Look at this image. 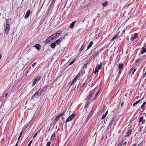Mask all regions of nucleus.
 Segmentation results:
<instances>
[{"label":"nucleus","mask_w":146,"mask_h":146,"mask_svg":"<svg viewBox=\"0 0 146 146\" xmlns=\"http://www.w3.org/2000/svg\"><path fill=\"white\" fill-rule=\"evenodd\" d=\"M89 63V61H88L87 62H86L83 66V67L84 68H87V65Z\"/></svg>","instance_id":"obj_36"},{"label":"nucleus","mask_w":146,"mask_h":146,"mask_svg":"<svg viewBox=\"0 0 146 146\" xmlns=\"http://www.w3.org/2000/svg\"><path fill=\"white\" fill-rule=\"evenodd\" d=\"M76 60V58H74V59L69 63V66L71 65L72 64H73Z\"/></svg>","instance_id":"obj_34"},{"label":"nucleus","mask_w":146,"mask_h":146,"mask_svg":"<svg viewBox=\"0 0 146 146\" xmlns=\"http://www.w3.org/2000/svg\"><path fill=\"white\" fill-rule=\"evenodd\" d=\"M108 111H106V113H105V115H106H106H107V114H108Z\"/></svg>","instance_id":"obj_61"},{"label":"nucleus","mask_w":146,"mask_h":146,"mask_svg":"<svg viewBox=\"0 0 146 146\" xmlns=\"http://www.w3.org/2000/svg\"><path fill=\"white\" fill-rule=\"evenodd\" d=\"M146 43H145L144 44V47H143L141 48V51L139 53V54H143L146 52Z\"/></svg>","instance_id":"obj_9"},{"label":"nucleus","mask_w":146,"mask_h":146,"mask_svg":"<svg viewBox=\"0 0 146 146\" xmlns=\"http://www.w3.org/2000/svg\"><path fill=\"white\" fill-rule=\"evenodd\" d=\"M121 74V73L119 74V72L118 73V74H117V76L116 77V79L115 80V82H116L117 81V80L118 79V78L119 77V76L120 74Z\"/></svg>","instance_id":"obj_37"},{"label":"nucleus","mask_w":146,"mask_h":146,"mask_svg":"<svg viewBox=\"0 0 146 146\" xmlns=\"http://www.w3.org/2000/svg\"><path fill=\"white\" fill-rule=\"evenodd\" d=\"M85 85V82L84 83L82 86L81 88H83Z\"/></svg>","instance_id":"obj_54"},{"label":"nucleus","mask_w":146,"mask_h":146,"mask_svg":"<svg viewBox=\"0 0 146 146\" xmlns=\"http://www.w3.org/2000/svg\"><path fill=\"white\" fill-rule=\"evenodd\" d=\"M146 76V71H145V73L143 75V77H145Z\"/></svg>","instance_id":"obj_56"},{"label":"nucleus","mask_w":146,"mask_h":146,"mask_svg":"<svg viewBox=\"0 0 146 146\" xmlns=\"http://www.w3.org/2000/svg\"><path fill=\"white\" fill-rule=\"evenodd\" d=\"M48 85H45L43 88H44V89H46L47 88H48Z\"/></svg>","instance_id":"obj_43"},{"label":"nucleus","mask_w":146,"mask_h":146,"mask_svg":"<svg viewBox=\"0 0 146 146\" xmlns=\"http://www.w3.org/2000/svg\"><path fill=\"white\" fill-rule=\"evenodd\" d=\"M106 116L105 114L103 115H102V119H104L105 118Z\"/></svg>","instance_id":"obj_44"},{"label":"nucleus","mask_w":146,"mask_h":146,"mask_svg":"<svg viewBox=\"0 0 146 146\" xmlns=\"http://www.w3.org/2000/svg\"><path fill=\"white\" fill-rule=\"evenodd\" d=\"M36 64V62H35V63H33L32 65V66L33 67H34L35 66Z\"/></svg>","instance_id":"obj_49"},{"label":"nucleus","mask_w":146,"mask_h":146,"mask_svg":"<svg viewBox=\"0 0 146 146\" xmlns=\"http://www.w3.org/2000/svg\"><path fill=\"white\" fill-rule=\"evenodd\" d=\"M29 124L30 123L29 122L27 123L23 127L22 130H25L29 126Z\"/></svg>","instance_id":"obj_23"},{"label":"nucleus","mask_w":146,"mask_h":146,"mask_svg":"<svg viewBox=\"0 0 146 146\" xmlns=\"http://www.w3.org/2000/svg\"><path fill=\"white\" fill-rule=\"evenodd\" d=\"M92 115V112L91 113H90V114L87 117L85 120L86 123H87L88 121L89 120L91 119Z\"/></svg>","instance_id":"obj_11"},{"label":"nucleus","mask_w":146,"mask_h":146,"mask_svg":"<svg viewBox=\"0 0 146 146\" xmlns=\"http://www.w3.org/2000/svg\"><path fill=\"white\" fill-rule=\"evenodd\" d=\"M132 133V130L130 129L128 130L125 136V137H127L130 135Z\"/></svg>","instance_id":"obj_13"},{"label":"nucleus","mask_w":146,"mask_h":146,"mask_svg":"<svg viewBox=\"0 0 146 146\" xmlns=\"http://www.w3.org/2000/svg\"><path fill=\"white\" fill-rule=\"evenodd\" d=\"M90 103L88 101L86 104L85 105V106L84 107V108H85L87 106L89 105V104Z\"/></svg>","instance_id":"obj_45"},{"label":"nucleus","mask_w":146,"mask_h":146,"mask_svg":"<svg viewBox=\"0 0 146 146\" xmlns=\"http://www.w3.org/2000/svg\"><path fill=\"white\" fill-rule=\"evenodd\" d=\"M85 46V44H84V42L83 44L82 45V46L81 47L80 49V51L78 53L79 55L80 54V53L82 51V50L84 48Z\"/></svg>","instance_id":"obj_20"},{"label":"nucleus","mask_w":146,"mask_h":146,"mask_svg":"<svg viewBox=\"0 0 146 146\" xmlns=\"http://www.w3.org/2000/svg\"><path fill=\"white\" fill-rule=\"evenodd\" d=\"M23 133V131H22L21 132V133H20V135H21Z\"/></svg>","instance_id":"obj_64"},{"label":"nucleus","mask_w":146,"mask_h":146,"mask_svg":"<svg viewBox=\"0 0 146 146\" xmlns=\"http://www.w3.org/2000/svg\"><path fill=\"white\" fill-rule=\"evenodd\" d=\"M99 92V91H98L95 95L94 97V98L92 99V100H94L98 95Z\"/></svg>","instance_id":"obj_35"},{"label":"nucleus","mask_w":146,"mask_h":146,"mask_svg":"<svg viewBox=\"0 0 146 146\" xmlns=\"http://www.w3.org/2000/svg\"><path fill=\"white\" fill-rule=\"evenodd\" d=\"M146 102H143V104L141 106V109H143V110L144 109V106L146 104Z\"/></svg>","instance_id":"obj_30"},{"label":"nucleus","mask_w":146,"mask_h":146,"mask_svg":"<svg viewBox=\"0 0 146 146\" xmlns=\"http://www.w3.org/2000/svg\"><path fill=\"white\" fill-rule=\"evenodd\" d=\"M124 64L123 63H120L118 64L117 71H119V74L121 73V70L123 69Z\"/></svg>","instance_id":"obj_4"},{"label":"nucleus","mask_w":146,"mask_h":146,"mask_svg":"<svg viewBox=\"0 0 146 146\" xmlns=\"http://www.w3.org/2000/svg\"><path fill=\"white\" fill-rule=\"evenodd\" d=\"M59 36V35L57 34V33H55L52 35L50 36L48 38L49 39H51V40L54 39L55 38H57Z\"/></svg>","instance_id":"obj_7"},{"label":"nucleus","mask_w":146,"mask_h":146,"mask_svg":"<svg viewBox=\"0 0 146 146\" xmlns=\"http://www.w3.org/2000/svg\"><path fill=\"white\" fill-rule=\"evenodd\" d=\"M43 76V74L41 72L38 74L37 76L33 79L32 83V86H34L37 82H38L42 78Z\"/></svg>","instance_id":"obj_1"},{"label":"nucleus","mask_w":146,"mask_h":146,"mask_svg":"<svg viewBox=\"0 0 146 146\" xmlns=\"http://www.w3.org/2000/svg\"><path fill=\"white\" fill-rule=\"evenodd\" d=\"M56 44L55 42H53L50 44V46L52 48H54L56 46Z\"/></svg>","instance_id":"obj_25"},{"label":"nucleus","mask_w":146,"mask_h":146,"mask_svg":"<svg viewBox=\"0 0 146 146\" xmlns=\"http://www.w3.org/2000/svg\"><path fill=\"white\" fill-rule=\"evenodd\" d=\"M78 78V75H77L74 78L72 82L71 83L70 85V88L71 87V86L77 80Z\"/></svg>","instance_id":"obj_14"},{"label":"nucleus","mask_w":146,"mask_h":146,"mask_svg":"<svg viewBox=\"0 0 146 146\" xmlns=\"http://www.w3.org/2000/svg\"><path fill=\"white\" fill-rule=\"evenodd\" d=\"M32 141L31 140L30 141V142H29V144H28V145L27 146H30L31 145V144L32 143Z\"/></svg>","instance_id":"obj_47"},{"label":"nucleus","mask_w":146,"mask_h":146,"mask_svg":"<svg viewBox=\"0 0 146 146\" xmlns=\"http://www.w3.org/2000/svg\"><path fill=\"white\" fill-rule=\"evenodd\" d=\"M116 117L117 116L115 115H114L112 116L109 124L107 127L108 129L110 127H111L113 123L115 120V119L116 118Z\"/></svg>","instance_id":"obj_2"},{"label":"nucleus","mask_w":146,"mask_h":146,"mask_svg":"<svg viewBox=\"0 0 146 146\" xmlns=\"http://www.w3.org/2000/svg\"><path fill=\"white\" fill-rule=\"evenodd\" d=\"M65 36H63L62 37V38H62V39H65Z\"/></svg>","instance_id":"obj_59"},{"label":"nucleus","mask_w":146,"mask_h":146,"mask_svg":"<svg viewBox=\"0 0 146 146\" xmlns=\"http://www.w3.org/2000/svg\"><path fill=\"white\" fill-rule=\"evenodd\" d=\"M118 35H117L115 36H114L113 38H112L110 40V41H112L113 40H114V39H115L117 36Z\"/></svg>","instance_id":"obj_39"},{"label":"nucleus","mask_w":146,"mask_h":146,"mask_svg":"<svg viewBox=\"0 0 146 146\" xmlns=\"http://www.w3.org/2000/svg\"><path fill=\"white\" fill-rule=\"evenodd\" d=\"M80 85V83H79L78 84V85L77 86V85H76V86L75 88H76V89L77 90H78Z\"/></svg>","instance_id":"obj_42"},{"label":"nucleus","mask_w":146,"mask_h":146,"mask_svg":"<svg viewBox=\"0 0 146 146\" xmlns=\"http://www.w3.org/2000/svg\"><path fill=\"white\" fill-rule=\"evenodd\" d=\"M124 104V103L123 102L121 103V107H122L123 106Z\"/></svg>","instance_id":"obj_50"},{"label":"nucleus","mask_w":146,"mask_h":146,"mask_svg":"<svg viewBox=\"0 0 146 146\" xmlns=\"http://www.w3.org/2000/svg\"><path fill=\"white\" fill-rule=\"evenodd\" d=\"M34 46L35 47L36 49L38 50H40L41 47V46L38 44H35Z\"/></svg>","instance_id":"obj_19"},{"label":"nucleus","mask_w":146,"mask_h":146,"mask_svg":"<svg viewBox=\"0 0 146 146\" xmlns=\"http://www.w3.org/2000/svg\"><path fill=\"white\" fill-rule=\"evenodd\" d=\"M60 117L58 116V115H57L55 117L54 119V122L53 123L54 125H56V123L59 120V119H60Z\"/></svg>","instance_id":"obj_18"},{"label":"nucleus","mask_w":146,"mask_h":146,"mask_svg":"<svg viewBox=\"0 0 146 146\" xmlns=\"http://www.w3.org/2000/svg\"><path fill=\"white\" fill-rule=\"evenodd\" d=\"M142 144L141 143H140L137 146H141Z\"/></svg>","instance_id":"obj_55"},{"label":"nucleus","mask_w":146,"mask_h":146,"mask_svg":"<svg viewBox=\"0 0 146 146\" xmlns=\"http://www.w3.org/2000/svg\"><path fill=\"white\" fill-rule=\"evenodd\" d=\"M44 89L43 87H42V88H40V89L38 90L39 92H40V94H42V93L43 92V90H44Z\"/></svg>","instance_id":"obj_29"},{"label":"nucleus","mask_w":146,"mask_h":146,"mask_svg":"<svg viewBox=\"0 0 146 146\" xmlns=\"http://www.w3.org/2000/svg\"><path fill=\"white\" fill-rule=\"evenodd\" d=\"M30 13V10H28L27 11L24 17L25 19H27L29 17Z\"/></svg>","instance_id":"obj_12"},{"label":"nucleus","mask_w":146,"mask_h":146,"mask_svg":"<svg viewBox=\"0 0 146 146\" xmlns=\"http://www.w3.org/2000/svg\"><path fill=\"white\" fill-rule=\"evenodd\" d=\"M10 29V25L8 24H6L5 25V26L4 30L6 33L8 34L9 31Z\"/></svg>","instance_id":"obj_5"},{"label":"nucleus","mask_w":146,"mask_h":146,"mask_svg":"<svg viewBox=\"0 0 146 146\" xmlns=\"http://www.w3.org/2000/svg\"><path fill=\"white\" fill-rule=\"evenodd\" d=\"M62 32V30H60L59 31H58L56 33H57V34L59 35L61 34Z\"/></svg>","instance_id":"obj_40"},{"label":"nucleus","mask_w":146,"mask_h":146,"mask_svg":"<svg viewBox=\"0 0 146 146\" xmlns=\"http://www.w3.org/2000/svg\"><path fill=\"white\" fill-rule=\"evenodd\" d=\"M94 94L95 92L94 91H91L88 95L87 96L86 100H88L89 99H90L91 97L94 95Z\"/></svg>","instance_id":"obj_8"},{"label":"nucleus","mask_w":146,"mask_h":146,"mask_svg":"<svg viewBox=\"0 0 146 146\" xmlns=\"http://www.w3.org/2000/svg\"><path fill=\"white\" fill-rule=\"evenodd\" d=\"M92 112V114H93V109H92L90 112V113H91Z\"/></svg>","instance_id":"obj_63"},{"label":"nucleus","mask_w":146,"mask_h":146,"mask_svg":"<svg viewBox=\"0 0 146 146\" xmlns=\"http://www.w3.org/2000/svg\"><path fill=\"white\" fill-rule=\"evenodd\" d=\"M50 128L48 129V131H47V132L48 133L49 131H50Z\"/></svg>","instance_id":"obj_62"},{"label":"nucleus","mask_w":146,"mask_h":146,"mask_svg":"<svg viewBox=\"0 0 146 146\" xmlns=\"http://www.w3.org/2000/svg\"><path fill=\"white\" fill-rule=\"evenodd\" d=\"M124 140V139H122V140H121V141L119 143V145L118 146H122Z\"/></svg>","instance_id":"obj_32"},{"label":"nucleus","mask_w":146,"mask_h":146,"mask_svg":"<svg viewBox=\"0 0 146 146\" xmlns=\"http://www.w3.org/2000/svg\"><path fill=\"white\" fill-rule=\"evenodd\" d=\"M126 143H127L126 142H124L123 143V145H125L126 144Z\"/></svg>","instance_id":"obj_60"},{"label":"nucleus","mask_w":146,"mask_h":146,"mask_svg":"<svg viewBox=\"0 0 146 146\" xmlns=\"http://www.w3.org/2000/svg\"><path fill=\"white\" fill-rule=\"evenodd\" d=\"M100 50H99L98 51H94L93 52V55L92 56L95 57L98 55L99 54V53L100 52Z\"/></svg>","instance_id":"obj_16"},{"label":"nucleus","mask_w":146,"mask_h":146,"mask_svg":"<svg viewBox=\"0 0 146 146\" xmlns=\"http://www.w3.org/2000/svg\"><path fill=\"white\" fill-rule=\"evenodd\" d=\"M136 70V68L134 69V70L132 68H131L129 71V74H130L131 76L133 75L135 71Z\"/></svg>","instance_id":"obj_10"},{"label":"nucleus","mask_w":146,"mask_h":146,"mask_svg":"<svg viewBox=\"0 0 146 146\" xmlns=\"http://www.w3.org/2000/svg\"><path fill=\"white\" fill-rule=\"evenodd\" d=\"M51 143L50 142H47L46 146H50V145Z\"/></svg>","instance_id":"obj_46"},{"label":"nucleus","mask_w":146,"mask_h":146,"mask_svg":"<svg viewBox=\"0 0 146 146\" xmlns=\"http://www.w3.org/2000/svg\"><path fill=\"white\" fill-rule=\"evenodd\" d=\"M35 146H38V143H36L35 144Z\"/></svg>","instance_id":"obj_58"},{"label":"nucleus","mask_w":146,"mask_h":146,"mask_svg":"<svg viewBox=\"0 0 146 146\" xmlns=\"http://www.w3.org/2000/svg\"><path fill=\"white\" fill-rule=\"evenodd\" d=\"M137 144H134L132 145L131 146H136Z\"/></svg>","instance_id":"obj_57"},{"label":"nucleus","mask_w":146,"mask_h":146,"mask_svg":"<svg viewBox=\"0 0 146 146\" xmlns=\"http://www.w3.org/2000/svg\"><path fill=\"white\" fill-rule=\"evenodd\" d=\"M55 133L54 132V133H53V134L52 135V136L51 137V141L54 139L55 137Z\"/></svg>","instance_id":"obj_31"},{"label":"nucleus","mask_w":146,"mask_h":146,"mask_svg":"<svg viewBox=\"0 0 146 146\" xmlns=\"http://www.w3.org/2000/svg\"><path fill=\"white\" fill-rule=\"evenodd\" d=\"M139 59H137V60H136L135 61V62L136 63H137L139 61Z\"/></svg>","instance_id":"obj_52"},{"label":"nucleus","mask_w":146,"mask_h":146,"mask_svg":"<svg viewBox=\"0 0 146 146\" xmlns=\"http://www.w3.org/2000/svg\"><path fill=\"white\" fill-rule=\"evenodd\" d=\"M66 109L65 110V111H64L62 113H61L59 115H58L60 117H62V115H64L65 114V113L66 112Z\"/></svg>","instance_id":"obj_33"},{"label":"nucleus","mask_w":146,"mask_h":146,"mask_svg":"<svg viewBox=\"0 0 146 146\" xmlns=\"http://www.w3.org/2000/svg\"><path fill=\"white\" fill-rule=\"evenodd\" d=\"M76 22V21H75L73 22H72L71 24L70 25L69 27L70 28L72 29L73 28L74 25Z\"/></svg>","instance_id":"obj_24"},{"label":"nucleus","mask_w":146,"mask_h":146,"mask_svg":"<svg viewBox=\"0 0 146 146\" xmlns=\"http://www.w3.org/2000/svg\"><path fill=\"white\" fill-rule=\"evenodd\" d=\"M44 21V20H43V19L42 20H41V21L40 22V24L42 23V22Z\"/></svg>","instance_id":"obj_53"},{"label":"nucleus","mask_w":146,"mask_h":146,"mask_svg":"<svg viewBox=\"0 0 146 146\" xmlns=\"http://www.w3.org/2000/svg\"><path fill=\"white\" fill-rule=\"evenodd\" d=\"M75 113H73L71 115H70L66 119V121L65 123L66 124L69 121L72 120V119H73L75 116Z\"/></svg>","instance_id":"obj_6"},{"label":"nucleus","mask_w":146,"mask_h":146,"mask_svg":"<svg viewBox=\"0 0 146 146\" xmlns=\"http://www.w3.org/2000/svg\"><path fill=\"white\" fill-rule=\"evenodd\" d=\"M143 128V126L139 127V128L138 129V131L139 132H141Z\"/></svg>","instance_id":"obj_38"},{"label":"nucleus","mask_w":146,"mask_h":146,"mask_svg":"<svg viewBox=\"0 0 146 146\" xmlns=\"http://www.w3.org/2000/svg\"><path fill=\"white\" fill-rule=\"evenodd\" d=\"M141 100H139L136 101L133 104V106H135L139 102H140Z\"/></svg>","instance_id":"obj_28"},{"label":"nucleus","mask_w":146,"mask_h":146,"mask_svg":"<svg viewBox=\"0 0 146 146\" xmlns=\"http://www.w3.org/2000/svg\"><path fill=\"white\" fill-rule=\"evenodd\" d=\"M98 71L99 70L97 69V68H95V70L94 72L95 74H96L98 72Z\"/></svg>","instance_id":"obj_41"},{"label":"nucleus","mask_w":146,"mask_h":146,"mask_svg":"<svg viewBox=\"0 0 146 146\" xmlns=\"http://www.w3.org/2000/svg\"><path fill=\"white\" fill-rule=\"evenodd\" d=\"M91 75H90L89 76H88L87 77V78L86 79V80H88L90 79V77H91Z\"/></svg>","instance_id":"obj_48"},{"label":"nucleus","mask_w":146,"mask_h":146,"mask_svg":"<svg viewBox=\"0 0 146 146\" xmlns=\"http://www.w3.org/2000/svg\"><path fill=\"white\" fill-rule=\"evenodd\" d=\"M93 44V42L92 41H91L87 47V49L86 50V51L88 49H89L90 47L92 46Z\"/></svg>","instance_id":"obj_22"},{"label":"nucleus","mask_w":146,"mask_h":146,"mask_svg":"<svg viewBox=\"0 0 146 146\" xmlns=\"http://www.w3.org/2000/svg\"><path fill=\"white\" fill-rule=\"evenodd\" d=\"M145 119H143V117H141L140 118L139 120V122H142V124H144L145 123Z\"/></svg>","instance_id":"obj_15"},{"label":"nucleus","mask_w":146,"mask_h":146,"mask_svg":"<svg viewBox=\"0 0 146 146\" xmlns=\"http://www.w3.org/2000/svg\"><path fill=\"white\" fill-rule=\"evenodd\" d=\"M41 94H40V92L38 91L37 92L35 93L34 94L32 97L31 99H33L35 98H38L40 96H41Z\"/></svg>","instance_id":"obj_3"},{"label":"nucleus","mask_w":146,"mask_h":146,"mask_svg":"<svg viewBox=\"0 0 146 146\" xmlns=\"http://www.w3.org/2000/svg\"><path fill=\"white\" fill-rule=\"evenodd\" d=\"M138 36L137 33H135L133 36V37H131L130 40L131 41H133L134 39H136Z\"/></svg>","instance_id":"obj_17"},{"label":"nucleus","mask_w":146,"mask_h":146,"mask_svg":"<svg viewBox=\"0 0 146 146\" xmlns=\"http://www.w3.org/2000/svg\"><path fill=\"white\" fill-rule=\"evenodd\" d=\"M62 40V39L61 38H60L59 39H58L55 41L56 44H57L58 45H59L60 44V42Z\"/></svg>","instance_id":"obj_21"},{"label":"nucleus","mask_w":146,"mask_h":146,"mask_svg":"<svg viewBox=\"0 0 146 146\" xmlns=\"http://www.w3.org/2000/svg\"><path fill=\"white\" fill-rule=\"evenodd\" d=\"M37 133H38V132H37V133H36L35 134V135H34L33 137V138H35V137H36V135H37Z\"/></svg>","instance_id":"obj_51"},{"label":"nucleus","mask_w":146,"mask_h":146,"mask_svg":"<svg viewBox=\"0 0 146 146\" xmlns=\"http://www.w3.org/2000/svg\"><path fill=\"white\" fill-rule=\"evenodd\" d=\"M108 2L107 1H106L102 5V6L104 7H105L108 5Z\"/></svg>","instance_id":"obj_27"},{"label":"nucleus","mask_w":146,"mask_h":146,"mask_svg":"<svg viewBox=\"0 0 146 146\" xmlns=\"http://www.w3.org/2000/svg\"><path fill=\"white\" fill-rule=\"evenodd\" d=\"M102 66V64H98L96 66V68H97V69L99 70H100L101 69Z\"/></svg>","instance_id":"obj_26"}]
</instances>
